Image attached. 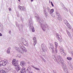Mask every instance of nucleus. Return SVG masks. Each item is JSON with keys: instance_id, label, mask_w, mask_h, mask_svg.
<instances>
[{"instance_id": "e433bc0d", "label": "nucleus", "mask_w": 73, "mask_h": 73, "mask_svg": "<svg viewBox=\"0 0 73 73\" xmlns=\"http://www.w3.org/2000/svg\"><path fill=\"white\" fill-rule=\"evenodd\" d=\"M29 73H32V72H30Z\"/></svg>"}, {"instance_id": "bb28decb", "label": "nucleus", "mask_w": 73, "mask_h": 73, "mask_svg": "<svg viewBox=\"0 0 73 73\" xmlns=\"http://www.w3.org/2000/svg\"><path fill=\"white\" fill-rule=\"evenodd\" d=\"M67 59L68 60H72V58L70 57H67Z\"/></svg>"}, {"instance_id": "f257e3e1", "label": "nucleus", "mask_w": 73, "mask_h": 73, "mask_svg": "<svg viewBox=\"0 0 73 73\" xmlns=\"http://www.w3.org/2000/svg\"><path fill=\"white\" fill-rule=\"evenodd\" d=\"M52 57L53 59L56 62H58V61H59L62 64V66L64 71L66 73H68V68H66V64H64V59L60 55L58 56V57H56V56L54 55H53Z\"/></svg>"}, {"instance_id": "dca6fc26", "label": "nucleus", "mask_w": 73, "mask_h": 73, "mask_svg": "<svg viewBox=\"0 0 73 73\" xmlns=\"http://www.w3.org/2000/svg\"><path fill=\"white\" fill-rule=\"evenodd\" d=\"M33 40H34V45L35 46L37 43V40H36V37H34L33 38Z\"/></svg>"}, {"instance_id": "2f4dec72", "label": "nucleus", "mask_w": 73, "mask_h": 73, "mask_svg": "<svg viewBox=\"0 0 73 73\" xmlns=\"http://www.w3.org/2000/svg\"><path fill=\"white\" fill-rule=\"evenodd\" d=\"M9 11H11V8H9Z\"/></svg>"}, {"instance_id": "1a4fd4ad", "label": "nucleus", "mask_w": 73, "mask_h": 73, "mask_svg": "<svg viewBox=\"0 0 73 73\" xmlns=\"http://www.w3.org/2000/svg\"><path fill=\"white\" fill-rule=\"evenodd\" d=\"M48 47L50 49H52V52L53 53L54 52V47L53 45L51 43H49L48 45Z\"/></svg>"}, {"instance_id": "6ab92c4d", "label": "nucleus", "mask_w": 73, "mask_h": 73, "mask_svg": "<svg viewBox=\"0 0 73 73\" xmlns=\"http://www.w3.org/2000/svg\"><path fill=\"white\" fill-rule=\"evenodd\" d=\"M54 12V9H52L51 10H50V11H49V12H48L50 14H52Z\"/></svg>"}, {"instance_id": "473e14b6", "label": "nucleus", "mask_w": 73, "mask_h": 73, "mask_svg": "<svg viewBox=\"0 0 73 73\" xmlns=\"http://www.w3.org/2000/svg\"><path fill=\"white\" fill-rule=\"evenodd\" d=\"M3 36V35L1 34V33H0V36Z\"/></svg>"}, {"instance_id": "6e6552de", "label": "nucleus", "mask_w": 73, "mask_h": 73, "mask_svg": "<svg viewBox=\"0 0 73 73\" xmlns=\"http://www.w3.org/2000/svg\"><path fill=\"white\" fill-rule=\"evenodd\" d=\"M64 23L68 27V28H69V29H72V27H71V26L69 25V24L68 23V21L66 20H65L64 21Z\"/></svg>"}, {"instance_id": "393cba45", "label": "nucleus", "mask_w": 73, "mask_h": 73, "mask_svg": "<svg viewBox=\"0 0 73 73\" xmlns=\"http://www.w3.org/2000/svg\"><path fill=\"white\" fill-rule=\"evenodd\" d=\"M40 58H42V60H43V61H44V62H46V61H45V60L44 59V58H43V57L40 56Z\"/></svg>"}, {"instance_id": "9b49d317", "label": "nucleus", "mask_w": 73, "mask_h": 73, "mask_svg": "<svg viewBox=\"0 0 73 73\" xmlns=\"http://www.w3.org/2000/svg\"><path fill=\"white\" fill-rule=\"evenodd\" d=\"M56 37L58 38V40L60 41V42H61L62 41V38H61V36L60 35L58 34H56Z\"/></svg>"}, {"instance_id": "ddd939ff", "label": "nucleus", "mask_w": 73, "mask_h": 73, "mask_svg": "<svg viewBox=\"0 0 73 73\" xmlns=\"http://www.w3.org/2000/svg\"><path fill=\"white\" fill-rule=\"evenodd\" d=\"M18 8L21 11H25V7L24 6H18Z\"/></svg>"}, {"instance_id": "58836bf2", "label": "nucleus", "mask_w": 73, "mask_h": 73, "mask_svg": "<svg viewBox=\"0 0 73 73\" xmlns=\"http://www.w3.org/2000/svg\"><path fill=\"white\" fill-rule=\"evenodd\" d=\"M43 57H44V56H45L43 55Z\"/></svg>"}, {"instance_id": "cd10ccee", "label": "nucleus", "mask_w": 73, "mask_h": 73, "mask_svg": "<svg viewBox=\"0 0 73 73\" xmlns=\"http://www.w3.org/2000/svg\"><path fill=\"white\" fill-rule=\"evenodd\" d=\"M70 69H71V70H72V69H73V66H72V65H70Z\"/></svg>"}, {"instance_id": "ea45409f", "label": "nucleus", "mask_w": 73, "mask_h": 73, "mask_svg": "<svg viewBox=\"0 0 73 73\" xmlns=\"http://www.w3.org/2000/svg\"><path fill=\"white\" fill-rule=\"evenodd\" d=\"M16 25L17 26V27H18V26H17V24H16Z\"/></svg>"}, {"instance_id": "f03ea898", "label": "nucleus", "mask_w": 73, "mask_h": 73, "mask_svg": "<svg viewBox=\"0 0 73 73\" xmlns=\"http://www.w3.org/2000/svg\"><path fill=\"white\" fill-rule=\"evenodd\" d=\"M35 17L36 18L37 21L39 22L40 24L41 25V28L42 30L44 32L46 31V28H48V25L46 23H44L43 21L40 19V18L38 17V15L37 13L35 14Z\"/></svg>"}, {"instance_id": "9d476101", "label": "nucleus", "mask_w": 73, "mask_h": 73, "mask_svg": "<svg viewBox=\"0 0 73 73\" xmlns=\"http://www.w3.org/2000/svg\"><path fill=\"white\" fill-rule=\"evenodd\" d=\"M15 50H16L18 51V52L21 53H23V51L21 49L17 47H15Z\"/></svg>"}, {"instance_id": "4c0bfd02", "label": "nucleus", "mask_w": 73, "mask_h": 73, "mask_svg": "<svg viewBox=\"0 0 73 73\" xmlns=\"http://www.w3.org/2000/svg\"><path fill=\"white\" fill-rule=\"evenodd\" d=\"M0 60H1V58H0Z\"/></svg>"}, {"instance_id": "f3484780", "label": "nucleus", "mask_w": 73, "mask_h": 73, "mask_svg": "<svg viewBox=\"0 0 73 73\" xmlns=\"http://www.w3.org/2000/svg\"><path fill=\"white\" fill-rule=\"evenodd\" d=\"M66 32L67 33V35L68 37H69L70 38H72V36H71V35H70V34L68 30H66Z\"/></svg>"}, {"instance_id": "a19ab883", "label": "nucleus", "mask_w": 73, "mask_h": 73, "mask_svg": "<svg viewBox=\"0 0 73 73\" xmlns=\"http://www.w3.org/2000/svg\"><path fill=\"white\" fill-rule=\"evenodd\" d=\"M19 1H20V0H19Z\"/></svg>"}, {"instance_id": "f8f14e48", "label": "nucleus", "mask_w": 73, "mask_h": 73, "mask_svg": "<svg viewBox=\"0 0 73 73\" xmlns=\"http://www.w3.org/2000/svg\"><path fill=\"white\" fill-rule=\"evenodd\" d=\"M54 43L55 46V52H56L57 53L58 52L57 49V46H58V43L56 42H55Z\"/></svg>"}, {"instance_id": "7c9ffc66", "label": "nucleus", "mask_w": 73, "mask_h": 73, "mask_svg": "<svg viewBox=\"0 0 73 73\" xmlns=\"http://www.w3.org/2000/svg\"><path fill=\"white\" fill-rule=\"evenodd\" d=\"M51 4L52 6V7H54V5H53V4L52 2H51Z\"/></svg>"}, {"instance_id": "aec40b11", "label": "nucleus", "mask_w": 73, "mask_h": 73, "mask_svg": "<svg viewBox=\"0 0 73 73\" xmlns=\"http://www.w3.org/2000/svg\"><path fill=\"white\" fill-rule=\"evenodd\" d=\"M29 70H30V69L29 68V67L27 69V70H26V71H25V73H29V72H30L29 71Z\"/></svg>"}, {"instance_id": "7ed1b4c3", "label": "nucleus", "mask_w": 73, "mask_h": 73, "mask_svg": "<svg viewBox=\"0 0 73 73\" xmlns=\"http://www.w3.org/2000/svg\"><path fill=\"white\" fill-rule=\"evenodd\" d=\"M22 41L23 43H19V46L20 48H19L21 49L22 50L23 52H27V49H26L25 47L23 46V44L25 45V46H28V43H27V42L25 40L24 38H23L22 39Z\"/></svg>"}, {"instance_id": "c756f323", "label": "nucleus", "mask_w": 73, "mask_h": 73, "mask_svg": "<svg viewBox=\"0 0 73 73\" xmlns=\"http://www.w3.org/2000/svg\"><path fill=\"white\" fill-rule=\"evenodd\" d=\"M47 10H48V12H49L50 10V9H49V7H47Z\"/></svg>"}, {"instance_id": "423d86ee", "label": "nucleus", "mask_w": 73, "mask_h": 73, "mask_svg": "<svg viewBox=\"0 0 73 73\" xmlns=\"http://www.w3.org/2000/svg\"><path fill=\"white\" fill-rule=\"evenodd\" d=\"M41 47L43 53H44V54H45V52L46 51V47L44 44L43 43L42 44Z\"/></svg>"}, {"instance_id": "c9c22d12", "label": "nucleus", "mask_w": 73, "mask_h": 73, "mask_svg": "<svg viewBox=\"0 0 73 73\" xmlns=\"http://www.w3.org/2000/svg\"><path fill=\"white\" fill-rule=\"evenodd\" d=\"M31 2H32V1H33V0H31Z\"/></svg>"}, {"instance_id": "20e7f679", "label": "nucleus", "mask_w": 73, "mask_h": 73, "mask_svg": "<svg viewBox=\"0 0 73 73\" xmlns=\"http://www.w3.org/2000/svg\"><path fill=\"white\" fill-rule=\"evenodd\" d=\"M12 64L14 65L15 67V69L18 71V70H20L21 69V68L18 65V61L16 60V59H14L13 60L12 62Z\"/></svg>"}, {"instance_id": "a878e982", "label": "nucleus", "mask_w": 73, "mask_h": 73, "mask_svg": "<svg viewBox=\"0 0 73 73\" xmlns=\"http://www.w3.org/2000/svg\"><path fill=\"white\" fill-rule=\"evenodd\" d=\"M33 68H35L36 69V70H38L39 71H40V69L38 68H37L35 67L34 66H33Z\"/></svg>"}, {"instance_id": "4468645a", "label": "nucleus", "mask_w": 73, "mask_h": 73, "mask_svg": "<svg viewBox=\"0 0 73 73\" xmlns=\"http://www.w3.org/2000/svg\"><path fill=\"white\" fill-rule=\"evenodd\" d=\"M60 52L62 54H64V56H66V54H65L64 50L62 48H61L60 49Z\"/></svg>"}, {"instance_id": "0eeeda50", "label": "nucleus", "mask_w": 73, "mask_h": 73, "mask_svg": "<svg viewBox=\"0 0 73 73\" xmlns=\"http://www.w3.org/2000/svg\"><path fill=\"white\" fill-rule=\"evenodd\" d=\"M7 64V60H1L0 62V67L1 66H5Z\"/></svg>"}, {"instance_id": "72a5a7b5", "label": "nucleus", "mask_w": 73, "mask_h": 73, "mask_svg": "<svg viewBox=\"0 0 73 73\" xmlns=\"http://www.w3.org/2000/svg\"><path fill=\"white\" fill-rule=\"evenodd\" d=\"M9 33L10 34H11V31H9Z\"/></svg>"}, {"instance_id": "a211bd4d", "label": "nucleus", "mask_w": 73, "mask_h": 73, "mask_svg": "<svg viewBox=\"0 0 73 73\" xmlns=\"http://www.w3.org/2000/svg\"><path fill=\"white\" fill-rule=\"evenodd\" d=\"M21 73H24L25 72V68H23L21 70Z\"/></svg>"}, {"instance_id": "5701e85b", "label": "nucleus", "mask_w": 73, "mask_h": 73, "mask_svg": "<svg viewBox=\"0 0 73 73\" xmlns=\"http://www.w3.org/2000/svg\"><path fill=\"white\" fill-rule=\"evenodd\" d=\"M56 16H58V17H59V16H60V13H59L58 12H56Z\"/></svg>"}, {"instance_id": "c85d7f7f", "label": "nucleus", "mask_w": 73, "mask_h": 73, "mask_svg": "<svg viewBox=\"0 0 73 73\" xmlns=\"http://www.w3.org/2000/svg\"><path fill=\"white\" fill-rule=\"evenodd\" d=\"M17 57H19V58H21V55H20V54H18L17 55Z\"/></svg>"}, {"instance_id": "39448f33", "label": "nucleus", "mask_w": 73, "mask_h": 73, "mask_svg": "<svg viewBox=\"0 0 73 73\" xmlns=\"http://www.w3.org/2000/svg\"><path fill=\"white\" fill-rule=\"evenodd\" d=\"M29 25L30 30H31L32 32H35V30L33 26V22L32 20H29Z\"/></svg>"}, {"instance_id": "2eb2a0df", "label": "nucleus", "mask_w": 73, "mask_h": 73, "mask_svg": "<svg viewBox=\"0 0 73 73\" xmlns=\"http://www.w3.org/2000/svg\"><path fill=\"white\" fill-rule=\"evenodd\" d=\"M20 65L22 67H24L25 66V63L23 61H21L20 63Z\"/></svg>"}, {"instance_id": "4be33fe9", "label": "nucleus", "mask_w": 73, "mask_h": 73, "mask_svg": "<svg viewBox=\"0 0 73 73\" xmlns=\"http://www.w3.org/2000/svg\"><path fill=\"white\" fill-rule=\"evenodd\" d=\"M44 13L45 17H46L48 16V13H47L46 12V11L45 10H44Z\"/></svg>"}, {"instance_id": "f704fd0d", "label": "nucleus", "mask_w": 73, "mask_h": 73, "mask_svg": "<svg viewBox=\"0 0 73 73\" xmlns=\"http://www.w3.org/2000/svg\"><path fill=\"white\" fill-rule=\"evenodd\" d=\"M64 9H65V10H66V11H68V10H67V9H66V8H65Z\"/></svg>"}, {"instance_id": "412c9836", "label": "nucleus", "mask_w": 73, "mask_h": 73, "mask_svg": "<svg viewBox=\"0 0 73 73\" xmlns=\"http://www.w3.org/2000/svg\"><path fill=\"white\" fill-rule=\"evenodd\" d=\"M11 49V48L9 47L7 49V53L9 54L10 53V50Z\"/></svg>"}, {"instance_id": "b1692460", "label": "nucleus", "mask_w": 73, "mask_h": 73, "mask_svg": "<svg viewBox=\"0 0 73 73\" xmlns=\"http://www.w3.org/2000/svg\"><path fill=\"white\" fill-rule=\"evenodd\" d=\"M58 19L59 21H62V19H61V16H59L58 17Z\"/></svg>"}]
</instances>
